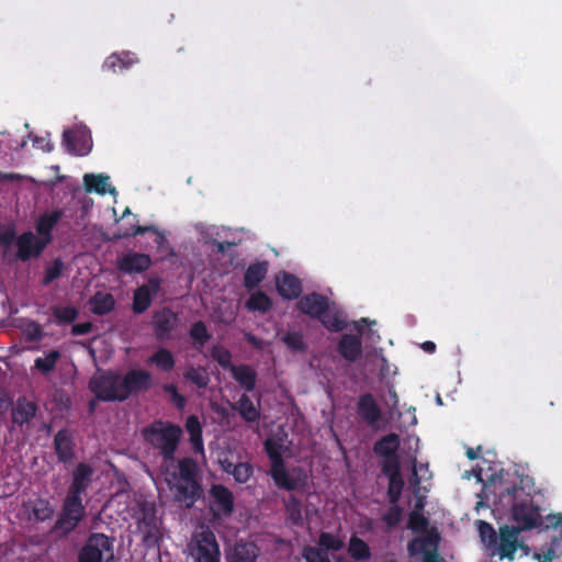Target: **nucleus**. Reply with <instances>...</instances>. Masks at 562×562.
I'll return each instance as SVG.
<instances>
[{"label": "nucleus", "instance_id": "obj_1", "mask_svg": "<svg viewBox=\"0 0 562 562\" xmlns=\"http://www.w3.org/2000/svg\"><path fill=\"white\" fill-rule=\"evenodd\" d=\"M166 483L175 502L190 509L202 497L201 471L199 463L191 457L177 460L176 470L166 472Z\"/></svg>", "mask_w": 562, "mask_h": 562}, {"label": "nucleus", "instance_id": "obj_2", "mask_svg": "<svg viewBox=\"0 0 562 562\" xmlns=\"http://www.w3.org/2000/svg\"><path fill=\"white\" fill-rule=\"evenodd\" d=\"M144 441L162 458L164 463L175 461L179 448L182 428L171 422L155 420L140 431Z\"/></svg>", "mask_w": 562, "mask_h": 562}, {"label": "nucleus", "instance_id": "obj_3", "mask_svg": "<svg viewBox=\"0 0 562 562\" xmlns=\"http://www.w3.org/2000/svg\"><path fill=\"white\" fill-rule=\"evenodd\" d=\"M521 494L522 488L514 484L506 487L499 494V498L502 502L506 501L507 505L512 507L513 519L517 522L519 529L527 530L541 526L542 516L539 506L533 503L529 494L519 498Z\"/></svg>", "mask_w": 562, "mask_h": 562}, {"label": "nucleus", "instance_id": "obj_4", "mask_svg": "<svg viewBox=\"0 0 562 562\" xmlns=\"http://www.w3.org/2000/svg\"><path fill=\"white\" fill-rule=\"evenodd\" d=\"M77 562H115L114 538L91 532L78 550Z\"/></svg>", "mask_w": 562, "mask_h": 562}, {"label": "nucleus", "instance_id": "obj_5", "mask_svg": "<svg viewBox=\"0 0 562 562\" xmlns=\"http://www.w3.org/2000/svg\"><path fill=\"white\" fill-rule=\"evenodd\" d=\"M121 374L115 371H103L92 376L89 390L102 402H123Z\"/></svg>", "mask_w": 562, "mask_h": 562}, {"label": "nucleus", "instance_id": "obj_6", "mask_svg": "<svg viewBox=\"0 0 562 562\" xmlns=\"http://www.w3.org/2000/svg\"><path fill=\"white\" fill-rule=\"evenodd\" d=\"M85 517L86 507L82 504V497L67 494L63 502L60 514L53 526V531L68 536L78 527Z\"/></svg>", "mask_w": 562, "mask_h": 562}, {"label": "nucleus", "instance_id": "obj_7", "mask_svg": "<svg viewBox=\"0 0 562 562\" xmlns=\"http://www.w3.org/2000/svg\"><path fill=\"white\" fill-rule=\"evenodd\" d=\"M194 562H221L220 544L210 529L198 532L189 544Z\"/></svg>", "mask_w": 562, "mask_h": 562}, {"label": "nucleus", "instance_id": "obj_8", "mask_svg": "<svg viewBox=\"0 0 562 562\" xmlns=\"http://www.w3.org/2000/svg\"><path fill=\"white\" fill-rule=\"evenodd\" d=\"M179 315L171 307L164 306L154 311L150 326L154 336L158 341H167L172 339V333L179 326Z\"/></svg>", "mask_w": 562, "mask_h": 562}, {"label": "nucleus", "instance_id": "obj_9", "mask_svg": "<svg viewBox=\"0 0 562 562\" xmlns=\"http://www.w3.org/2000/svg\"><path fill=\"white\" fill-rule=\"evenodd\" d=\"M400 446L401 439L395 432H390L374 442L373 452L375 456L382 458L381 469H385L387 465H401V459L398 456Z\"/></svg>", "mask_w": 562, "mask_h": 562}, {"label": "nucleus", "instance_id": "obj_10", "mask_svg": "<svg viewBox=\"0 0 562 562\" xmlns=\"http://www.w3.org/2000/svg\"><path fill=\"white\" fill-rule=\"evenodd\" d=\"M270 475L279 488L289 492L304 488L307 484V475L301 468H293L289 471L284 464L278 469H270Z\"/></svg>", "mask_w": 562, "mask_h": 562}, {"label": "nucleus", "instance_id": "obj_11", "mask_svg": "<svg viewBox=\"0 0 562 562\" xmlns=\"http://www.w3.org/2000/svg\"><path fill=\"white\" fill-rule=\"evenodd\" d=\"M210 509L215 517H228L234 512L235 497L233 492L223 484H213L209 490Z\"/></svg>", "mask_w": 562, "mask_h": 562}, {"label": "nucleus", "instance_id": "obj_12", "mask_svg": "<svg viewBox=\"0 0 562 562\" xmlns=\"http://www.w3.org/2000/svg\"><path fill=\"white\" fill-rule=\"evenodd\" d=\"M122 397L127 400L132 394L147 391L151 385V374L143 369H132L121 375Z\"/></svg>", "mask_w": 562, "mask_h": 562}, {"label": "nucleus", "instance_id": "obj_13", "mask_svg": "<svg viewBox=\"0 0 562 562\" xmlns=\"http://www.w3.org/2000/svg\"><path fill=\"white\" fill-rule=\"evenodd\" d=\"M48 245V239L36 237L31 231L16 238V258L23 262L37 258Z\"/></svg>", "mask_w": 562, "mask_h": 562}, {"label": "nucleus", "instance_id": "obj_14", "mask_svg": "<svg viewBox=\"0 0 562 562\" xmlns=\"http://www.w3.org/2000/svg\"><path fill=\"white\" fill-rule=\"evenodd\" d=\"M329 306V299L317 292H312L301 296L296 303V308L302 314L315 319H319L323 314L328 312Z\"/></svg>", "mask_w": 562, "mask_h": 562}, {"label": "nucleus", "instance_id": "obj_15", "mask_svg": "<svg viewBox=\"0 0 562 562\" xmlns=\"http://www.w3.org/2000/svg\"><path fill=\"white\" fill-rule=\"evenodd\" d=\"M160 289V280L157 278L149 279L147 284H143L134 291L133 295V312L135 314H143L151 305L154 296Z\"/></svg>", "mask_w": 562, "mask_h": 562}, {"label": "nucleus", "instance_id": "obj_16", "mask_svg": "<svg viewBox=\"0 0 562 562\" xmlns=\"http://www.w3.org/2000/svg\"><path fill=\"white\" fill-rule=\"evenodd\" d=\"M357 414L371 428H375L382 417L381 408L371 393L359 396Z\"/></svg>", "mask_w": 562, "mask_h": 562}, {"label": "nucleus", "instance_id": "obj_17", "mask_svg": "<svg viewBox=\"0 0 562 562\" xmlns=\"http://www.w3.org/2000/svg\"><path fill=\"white\" fill-rule=\"evenodd\" d=\"M38 405L36 402L29 400L26 396H20L12 404L11 420L14 425L22 428L29 425L30 422L36 416Z\"/></svg>", "mask_w": 562, "mask_h": 562}, {"label": "nucleus", "instance_id": "obj_18", "mask_svg": "<svg viewBox=\"0 0 562 562\" xmlns=\"http://www.w3.org/2000/svg\"><path fill=\"white\" fill-rule=\"evenodd\" d=\"M151 265L149 255L139 252H128L122 256L117 262V269L127 274L142 273L146 271Z\"/></svg>", "mask_w": 562, "mask_h": 562}, {"label": "nucleus", "instance_id": "obj_19", "mask_svg": "<svg viewBox=\"0 0 562 562\" xmlns=\"http://www.w3.org/2000/svg\"><path fill=\"white\" fill-rule=\"evenodd\" d=\"M277 291L285 300H296L302 293L301 280L286 271H281L276 277Z\"/></svg>", "mask_w": 562, "mask_h": 562}, {"label": "nucleus", "instance_id": "obj_20", "mask_svg": "<svg viewBox=\"0 0 562 562\" xmlns=\"http://www.w3.org/2000/svg\"><path fill=\"white\" fill-rule=\"evenodd\" d=\"M92 474L93 470L89 464L83 462L79 463L72 473V480L67 494L76 497H82V494L91 483Z\"/></svg>", "mask_w": 562, "mask_h": 562}, {"label": "nucleus", "instance_id": "obj_21", "mask_svg": "<svg viewBox=\"0 0 562 562\" xmlns=\"http://www.w3.org/2000/svg\"><path fill=\"white\" fill-rule=\"evenodd\" d=\"M54 450L63 463L70 462L75 457L74 437L70 430L63 428L54 437Z\"/></svg>", "mask_w": 562, "mask_h": 562}, {"label": "nucleus", "instance_id": "obj_22", "mask_svg": "<svg viewBox=\"0 0 562 562\" xmlns=\"http://www.w3.org/2000/svg\"><path fill=\"white\" fill-rule=\"evenodd\" d=\"M382 473L389 480L387 486V498L389 503H398L402 496V492L404 488V480L401 473V465L391 467L387 465L385 469H381Z\"/></svg>", "mask_w": 562, "mask_h": 562}, {"label": "nucleus", "instance_id": "obj_23", "mask_svg": "<svg viewBox=\"0 0 562 562\" xmlns=\"http://www.w3.org/2000/svg\"><path fill=\"white\" fill-rule=\"evenodd\" d=\"M337 350L345 360L355 362L362 355L361 339L351 334H344L339 339Z\"/></svg>", "mask_w": 562, "mask_h": 562}, {"label": "nucleus", "instance_id": "obj_24", "mask_svg": "<svg viewBox=\"0 0 562 562\" xmlns=\"http://www.w3.org/2000/svg\"><path fill=\"white\" fill-rule=\"evenodd\" d=\"M63 216L64 211L60 209L41 214L35 224L36 233L40 235V237L42 239H48L49 244L52 241V231Z\"/></svg>", "mask_w": 562, "mask_h": 562}, {"label": "nucleus", "instance_id": "obj_25", "mask_svg": "<svg viewBox=\"0 0 562 562\" xmlns=\"http://www.w3.org/2000/svg\"><path fill=\"white\" fill-rule=\"evenodd\" d=\"M519 529L515 527H502L499 530L498 554L501 559H513L517 550V536Z\"/></svg>", "mask_w": 562, "mask_h": 562}, {"label": "nucleus", "instance_id": "obj_26", "mask_svg": "<svg viewBox=\"0 0 562 562\" xmlns=\"http://www.w3.org/2000/svg\"><path fill=\"white\" fill-rule=\"evenodd\" d=\"M145 233H154L156 234L155 243L158 248L162 247L165 243L167 241L166 236L162 232H160L156 226L154 225H131L130 227H122L120 228V232L114 234L113 239H124L137 235H143Z\"/></svg>", "mask_w": 562, "mask_h": 562}, {"label": "nucleus", "instance_id": "obj_27", "mask_svg": "<svg viewBox=\"0 0 562 562\" xmlns=\"http://www.w3.org/2000/svg\"><path fill=\"white\" fill-rule=\"evenodd\" d=\"M135 63H137V58L131 52L113 53L105 58L102 68L115 74L131 68Z\"/></svg>", "mask_w": 562, "mask_h": 562}, {"label": "nucleus", "instance_id": "obj_28", "mask_svg": "<svg viewBox=\"0 0 562 562\" xmlns=\"http://www.w3.org/2000/svg\"><path fill=\"white\" fill-rule=\"evenodd\" d=\"M439 535L430 532L427 536L414 538L408 542L407 550L411 557H423L438 548Z\"/></svg>", "mask_w": 562, "mask_h": 562}, {"label": "nucleus", "instance_id": "obj_29", "mask_svg": "<svg viewBox=\"0 0 562 562\" xmlns=\"http://www.w3.org/2000/svg\"><path fill=\"white\" fill-rule=\"evenodd\" d=\"M259 548L254 542H237L227 555V562H257Z\"/></svg>", "mask_w": 562, "mask_h": 562}, {"label": "nucleus", "instance_id": "obj_30", "mask_svg": "<svg viewBox=\"0 0 562 562\" xmlns=\"http://www.w3.org/2000/svg\"><path fill=\"white\" fill-rule=\"evenodd\" d=\"M269 263L268 261H256L246 269L244 273V285L248 290H252L258 286L266 278L268 273Z\"/></svg>", "mask_w": 562, "mask_h": 562}, {"label": "nucleus", "instance_id": "obj_31", "mask_svg": "<svg viewBox=\"0 0 562 562\" xmlns=\"http://www.w3.org/2000/svg\"><path fill=\"white\" fill-rule=\"evenodd\" d=\"M231 373L236 382L243 387L246 392H252L256 387L257 382V373L256 371L248 364H239L231 368Z\"/></svg>", "mask_w": 562, "mask_h": 562}, {"label": "nucleus", "instance_id": "obj_32", "mask_svg": "<svg viewBox=\"0 0 562 562\" xmlns=\"http://www.w3.org/2000/svg\"><path fill=\"white\" fill-rule=\"evenodd\" d=\"M186 430L189 434V440L192 449L195 453L204 452L203 437H202V425L199 417L190 415L186 420Z\"/></svg>", "mask_w": 562, "mask_h": 562}, {"label": "nucleus", "instance_id": "obj_33", "mask_svg": "<svg viewBox=\"0 0 562 562\" xmlns=\"http://www.w3.org/2000/svg\"><path fill=\"white\" fill-rule=\"evenodd\" d=\"M246 423H257L260 419V409L254 404L247 394H241L233 406Z\"/></svg>", "mask_w": 562, "mask_h": 562}, {"label": "nucleus", "instance_id": "obj_34", "mask_svg": "<svg viewBox=\"0 0 562 562\" xmlns=\"http://www.w3.org/2000/svg\"><path fill=\"white\" fill-rule=\"evenodd\" d=\"M89 304L93 314L103 316L114 310L115 300L110 293L98 292L90 299Z\"/></svg>", "mask_w": 562, "mask_h": 562}, {"label": "nucleus", "instance_id": "obj_35", "mask_svg": "<svg viewBox=\"0 0 562 562\" xmlns=\"http://www.w3.org/2000/svg\"><path fill=\"white\" fill-rule=\"evenodd\" d=\"M286 520L292 526L303 525V503L294 494H291L286 499L283 501Z\"/></svg>", "mask_w": 562, "mask_h": 562}, {"label": "nucleus", "instance_id": "obj_36", "mask_svg": "<svg viewBox=\"0 0 562 562\" xmlns=\"http://www.w3.org/2000/svg\"><path fill=\"white\" fill-rule=\"evenodd\" d=\"M189 337L192 346L201 351L212 338V334L203 321H196L190 326Z\"/></svg>", "mask_w": 562, "mask_h": 562}, {"label": "nucleus", "instance_id": "obj_37", "mask_svg": "<svg viewBox=\"0 0 562 562\" xmlns=\"http://www.w3.org/2000/svg\"><path fill=\"white\" fill-rule=\"evenodd\" d=\"M348 554L357 562H364L371 559L369 544L357 536H351L347 548Z\"/></svg>", "mask_w": 562, "mask_h": 562}, {"label": "nucleus", "instance_id": "obj_38", "mask_svg": "<svg viewBox=\"0 0 562 562\" xmlns=\"http://www.w3.org/2000/svg\"><path fill=\"white\" fill-rule=\"evenodd\" d=\"M148 361L165 372L173 370L176 366L172 352L166 348H159L149 357Z\"/></svg>", "mask_w": 562, "mask_h": 562}, {"label": "nucleus", "instance_id": "obj_39", "mask_svg": "<svg viewBox=\"0 0 562 562\" xmlns=\"http://www.w3.org/2000/svg\"><path fill=\"white\" fill-rule=\"evenodd\" d=\"M109 176L99 173H86L83 176V184L87 192H97L99 194H104L108 191L109 186Z\"/></svg>", "mask_w": 562, "mask_h": 562}, {"label": "nucleus", "instance_id": "obj_40", "mask_svg": "<svg viewBox=\"0 0 562 562\" xmlns=\"http://www.w3.org/2000/svg\"><path fill=\"white\" fill-rule=\"evenodd\" d=\"M318 321L323 324L324 327L333 333L342 331L347 326L342 313L340 311L331 312L330 308L328 312L323 314Z\"/></svg>", "mask_w": 562, "mask_h": 562}, {"label": "nucleus", "instance_id": "obj_41", "mask_svg": "<svg viewBox=\"0 0 562 562\" xmlns=\"http://www.w3.org/2000/svg\"><path fill=\"white\" fill-rule=\"evenodd\" d=\"M60 357L61 353L58 350H50L45 357H37L35 359L34 368L43 374H48L55 369Z\"/></svg>", "mask_w": 562, "mask_h": 562}, {"label": "nucleus", "instance_id": "obj_42", "mask_svg": "<svg viewBox=\"0 0 562 562\" xmlns=\"http://www.w3.org/2000/svg\"><path fill=\"white\" fill-rule=\"evenodd\" d=\"M246 307L249 311L267 312L272 307L271 299L263 292L258 291L246 301Z\"/></svg>", "mask_w": 562, "mask_h": 562}, {"label": "nucleus", "instance_id": "obj_43", "mask_svg": "<svg viewBox=\"0 0 562 562\" xmlns=\"http://www.w3.org/2000/svg\"><path fill=\"white\" fill-rule=\"evenodd\" d=\"M543 561H541V554H536L539 562H552L553 559L562 557V530L558 536L553 537L550 544L542 552Z\"/></svg>", "mask_w": 562, "mask_h": 562}, {"label": "nucleus", "instance_id": "obj_44", "mask_svg": "<svg viewBox=\"0 0 562 562\" xmlns=\"http://www.w3.org/2000/svg\"><path fill=\"white\" fill-rule=\"evenodd\" d=\"M183 375L199 389H205L210 382L209 374L202 367H189Z\"/></svg>", "mask_w": 562, "mask_h": 562}, {"label": "nucleus", "instance_id": "obj_45", "mask_svg": "<svg viewBox=\"0 0 562 562\" xmlns=\"http://www.w3.org/2000/svg\"><path fill=\"white\" fill-rule=\"evenodd\" d=\"M318 548L323 549L325 552L328 551H340L345 543L344 541L336 535L327 531H323L318 537Z\"/></svg>", "mask_w": 562, "mask_h": 562}, {"label": "nucleus", "instance_id": "obj_46", "mask_svg": "<svg viewBox=\"0 0 562 562\" xmlns=\"http://www.w3.org/2000/svg\"><path fill=\"white\" fill-rule=\"evenodd\" d=\"M138 528L145 533L147 540L155 530H157V519L154 510L143 509L142 516L137 520Z\"/></svg>", "mask_w": 562, "mask_h": 562}, {"label": "nucleus", "instance_id": "obj_47", "mask_svg": "<svg viewBox=\"0 0 562 562\" xmlns=\"http://www.w3.org/2000/svg\"><path fill=\"white\" fill-rule=\"evenodd\" d=\"M389 509L382 515L381 519L386 525L387 530H392L400 525L403 518V508L398 503H390Z\"/></svg>", "mask_w": 562, "mask_h": 562}, {"label": "nucleus", "instance_id": "obj_48", "mask_svg": "<svg viewBox=\"0 0 562 562\" xmlns=\"http://www.w3.org/2000/svg\"><path fill=\"white\" fill-rule=\"evenodd\" d=\"M265 451L271 461V469H278L284 465V460L281 453V446L278 442L271 439H267L265 441Z\"/></svg>", "mask_w": 562, "mask_h": 562}, {"label": "nucleus", "instance_id": "obj_49", "mask_svg": "<svg viewBox=\"0 0 562 562\" xmlns=\"http://www.w3.org/2000/svg\"><path fill=\"white\" fill-rule=\"evenodd\" d=\"M52 312L59 325L70 324L78 317V310L75 306H54Z\"/></svg>", "mask_w": 562, "mask_h": 562}, {"label": "nucleus", "instance_id": "obj_50", "mask_svg": "<svg viewBox=\"0 0 562 562\" xmlns=\"http://www.w3.org/2000/svg\"><path fill=\"white\" fill-rule=\"evenodd\" d=\"M211 357L224 369L231 370L234 364L232 363V353L231 351L221 346L215 345L211 348Z\"/></svg>", "mask_w": 562, "mask_h": 562}, {"label": "nucleus", "instance_id": "obj_51", "mask_svg": "<svg viewBox=\"0 0 562 562\" xmlns=\"http://www.w3.org/2000/svg\"><path fill=\"white\" fill-rule=\"evenodd\" d=\"M33 515L36 520L45 521L53 517L54 509L47 499L38 498L33 506Z\"/></svg>", "mask_w": 562, "mask_h": 562}, {"label": "nucleus", "instance_id": "obj_52", "mask_svg": "<svg viewBox=\"0 0 562 562\" xmlns=\"http://www.w3.org/2000/svg\"><path fill=\"white\" fill-rule=\"evenodd\" d=\"M81 136L71 130H65L63 133V145L66 150L71 155H83L85 153L78 149V143Z\"/></svg>", "mask_w": 562, "mask_h": 562}, {"label": "nucleus", "instance_id": "obj_53", "mask_svg": "<svg viewBox=\"0 0 562 562\" xmlns=\"http://www.w3.org/2000/svg\"><path fill=\"white\" fill-rule=\"evenodd\" d=\"M254 474V468L249 462H239L232 469V475L237 483H246Z\"/></svg>", "mask_w": 562, "mask_h": 562}, {"label": "nucleus", "instance_id": "obj_54", "mask_svg": "<svg viewBox=\"0 0 562 562\" xmlns=\"http://www.w3.org/2000/svg\"><path fill=\"white\" fill-rule=\"evenodd\" d=\"M302 557L306 562H330L327 552L317 547L306 546L302 550Z\"/></svg>", "mask_w": 562, "mask_h": 562}, {"label": "nucleus", "instance_id": "obj_55", "mask_svg": "<svg viewBox=\"0 0 562 562\" xmlns=\"http://www.w3.org/2000/svg\"><path fill=\"white\" fill-rule=\"evenodd\" d=\"M302 557L306 562H330L327 552L317 547L306 546L302 550Z\"/></svg>", "mask_w": 562, "mask_h": 562}, {"label": "nucleus", "instance_id": "obj_56", "mask_svg": "<svg viewBox=\"0 0 562 562\" xmlns=\"http://www.w3.org/2000/svg\"><path fill=\"white\" fill-rule=\"evenodd\" d=\"M282 341L292 351H304L306 345L303 339V335L299 331H289L282 337Z\"/></svg>", "mask_w": 562, "mask_h": 562}, {"label": "nucleus", "instance_id": "obj_57", "mask_svg": "<svg viewBox=\"0 0 562 562\" xmlns=\"http://www.w3.org/2000/svg\"><path fill=\"white\" fill-rule=\"evenodd\" d=\"M428 526L427 518L419 512L413 510L408 515L407 527L414 532H423Z\"/></svg>", "mask_w": 562, "mask_h": 562}, {"label": "nucleus", "instance_id": "obj_58", "mask_svg": "<svg viewBox=\"0 0 562 562\" xmlns=\"http://www.w3.org/2000/svg\"><path fill=\"white\" fill-rule=\"evenodd\" d=\"M63 268H64L63 261L60 259H55L54 262L52 263V266L47 267L45 270L43 284L48 285L54 280L59 278L61 276Z\"/></svg>", "mask_w": 562, "mask_h": 562}, {"label": "nucleus", "instance_id": "obj_59", "mask_svg": "<svg viewBox=\"0 0 562 562\" xmlns=\"http://www.w3.org/2000/svg\"><path fill=\"white\" fill-rule=\"evenodd\" d=\"M25 339L32 342H38L43 339L44 333L42 326L37 322H30L24 331Z\"/></svg>", "mask_w": 562, "mask_h": 562}, {"label": "nucleus", "instance_id": "obj_60", "mask_svg": "<svg viewBox=\"0 0 562 562\" xmlns=\"http://www.w3.org/2000/svg\"><path fill=\"white\" fill-rule=\"evenodd\" d=\"M479 532L482 540L488 541L490 544L496 542V532L491 524L484 520H479Z\"/></svg>", "mask_w": 562, "mask_h": 562}, {"label": "nucleus", "instance_id": "obj_61", "mask_svg": "<svg viewBox=\"0 0 562 562\" xmlns=\"http://www.w3.org/2000/svg\"><path fill=\"white\" fill-rule=\"evenodd\" d=\"M164 391L168 393L172 400V402L176 404L177 407L182 408L186 404V398L183 395H181L178 392V389L173 384H166L164 385Z\"/></svg>", "mask_w": 562, "mask_h": 562}, {"label": "nucleus", "instance_id": "obj_62", "mask_svg": "<svg viewBox=\"0 0 562 562\" xmlns=\"http://www.w3.org/2000/svg\"><path fill=\"white\" fill-rule=\"evenodd\" d=\"M16 238L18 236L14 226H10L5 228L3 232H0V243L4 247H9L13 243L16 244Z\"/></svg>", "mask_w": 562, "mask_h": 562}, {"label": "nucleus", "instance_id": "obj_63", "mask_svg": "<svg viewBox=\"0 0 562 562\" xmlns=\"http://www.w3.org/2000/svg\"><path fill=\"white\" fill-rule=\"evenodd\" d=\"M92 327L91 322L78 323L71 327V334L74 336L86 335L92 330Z\"/></svg>", "mask_w": 562, "mask_h": 562}, {"label": "nucleus", "instance_id": "obj_64", "mask_svg": "<svg viewBox=\"0 0 562 562\" xmlns=\"http://www.w3.org/2000/svg\"><path fill=\"white\" fill-rule=\"evenodd\" d=\"M547 527L557 528L562 525V513L550 514L546 517Z\"/></svg>", "mask_w": 562, "mask_h": 562}]
</instances>
